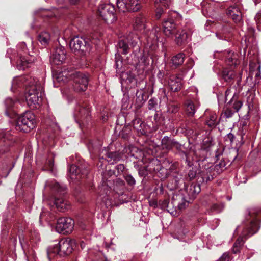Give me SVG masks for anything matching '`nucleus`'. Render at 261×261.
Wrapping results in <instances>:
<instances>
[{
	"label": "nucleus",
	"instance_id": "nucleus-1",
	"mask_svg": "<svg viewBox=\"0 0 261 261\" xmlns=\"http://www.w3.org/2000/svg\"><path fill=\"white\" fill-rule=\"evenodd\" d=\"M21 84L29 88L25 94L28 105L32 108H36V106L41 102L42 95L44 92L42 85L37 79L25 75L14 79L12 81V88L16 89Z\"/></svg>",
	"mask_w": 261,
	"mask_h": 261
},
{
	"label": "nucleus",
	"instance_id": "nucleus-2",
	"mask_svg": "<svg viewBox=\"0 0 261 261\" xmlns=\"http://www.w3.org/2000/svg\"><path fill=\"white\" fill-rule=\"evenodd\" d=\"M69 79L73 81L74 90L76 92L84 91L88 86V77L84 73L76 71L64 70L58 74L57 80L59 82L66 83Z\"/></svg>",
	"mask_w": 261,
	"mask_h": 261
},
{
	"label": "nucleus",
	"instance_id": "nucleus-3",
	"mask_svg": "<svg viewBox=\"0 0 261 261\" xmlns=\"http://www.w3.org/2000/svg\"><path fill=\"white\" fill-rule=\"evenodd\" d=\"M200 191V185L196 183L186 185L183 189L173 195L172 203L175 206L185 208L190 202V200L194 199Z\"/></svg>",
	"mask_w": 261,
	"mask_h": 261
},
{
	"label": "nucleus",
	"instance_id": "nucleus-4",
	"mask_svg": "<svg viewBox=\"0 0 261 261\" xmlns=\"http://www.w3.org/2000/svg\"><path fill=\"white\" fill-rule=\"evenodd\" d=\"M35 116L31 112L25 113L19 117L16 124V129L18 130L28 132L35 127Z\"/></svg>",
	"mask_w": 261,
	"mask_h": 261
},
{
	"label": "nucleus",
	"instance_id": "nucleus-5",
	"mask_svg": "<svg viewBox=\"0 0 261 261\" xmlns=\"http://www.w3.org/2000/svg\"><path fill=\"white\" fill-rule=\"evenodd\" d=\"M98 11L102 19L108 23H112L116 20L115 9L110 4H102L98 7Z\"/></svg>",
	"mask_w": 261,
	"mask_h": 261
},
{
	"label": "nucleus",
	"instance_id": "nucleus-6",
	"mask_svg": "<svg viewBox=\"0 0 261 261\" xmlns=\"http://www.w3.org/2000/svg\"><path fill=\"white\" fill-rule=\"evenodd\" d=\"M117 5L122 12H136L141 8L140 0H117Z\"/></svg>",
	"mask_w": 261,
	"mask_h": 261
},
{
	"label": "nucleus",
	"instance_id": "nucleus-7",
	"mask_svg": "<svg viewBox=\"0 0 261 261\" xmlns=\"http://www.w3.org/2000/svg\"><path fill=\"white\" fill-rule=\"evenodd\" d=\"M71 50L74 52H87L91 50V44L84 38L76 37L73 38L70 43Z\"/></svg>",
	"mask_w": 261,
	"mask_h": 261
},
{
	"label": "nucleus",
	"instance_id": "nucleus-8",
	"mask_svg": "<svg viewBox=\"0 0 261 261\" xmlns=\"http://www.w3.org/2000/svg\"><path fill=\"white\" fill-rule=\"evenodd\" d=\"M90 110L89 108L77 105L74 110V116L79 124L84 125L90 119Z\"/></svg>",
	"mask_w": 261,
	"mask_h": 261
},
{
	"label": "nucleus",
	"instance_id": "nucleus-9",
	"mask_svg": "<svg viewBox=\"0 0 261 261\" xmlns=\"http://www.w3.org/2000/svg\"><path fill=\"white\" fill-rule=\"evenodd\" d=\"M74 222L70 218L63 217L58 220L56 229L60 233H70L74 228Z\"/></svg>",
	"mask_w": 261,
	"mask_h": 261
},
{
	"label": "nucleus",
	"instance_id": "nucleus-10",
	"mask_svg": "<svg viewBox=\"0 0 261 261\" xmlns=\"http://www.w3.org/2000/svg\"><path fill=\"white\" fill-rule=\"evenodd\" d=\"M146 170L149 172H155L158 176L165 178L167 174V170L163 168L160 161L157 159L152 158L146 166Z\"/></svg>",
	"mask_w": 261,
	"mask_h": 261
},
{
	"label": "nucleus",
	"instance_id": "nucleus-11",
	"mask_svg": "<svg viewBox=\"0 0 261 261\" xmlns=\"http://www.w3.org/2000/svg\"><path fill=\"white\" fill-rule=\"evenodd\" d=\"M60 256L69 255L72 253L73 247L75 245L74 240L62 239L58 243Z\"/></svg>",
	"mask_w": 261,
	"mask_h": 261
},
{
	"label": "nucleus",
	"instance_id": "nucleus-12",
	"mask_svg": "<svg viewBox=\"0 0 261 261\" xmlns=\"http://www.w3.org/2000/svg\"><path fill=\"white\" fill-rule=\"evenodd\" d=\"M66 59V51L63 46L57 47L51 57V62L55 65L63 64Z\"/></svg>",
	"mask_w": 261,
	"mask_h": 261
},
{
	"label": "nucleus",
	"instance_id": "nucleus-13",
	"mask_svg": "<svg viewBox=\"0 0 261 261\" xmlns=\"http://www.w3.org/2000/svg\"><path fill=\"white\" fill-rule=\"evenodd\" d=\"M173 197L172 198L171 202H169L168 200H164L160 201L159 204L162 208H166L167 211L173 216H178L180 212V210L185 208H181L179 206H175L172 203Z\"/></svg>",
	"mask_w": 261,
	"mask_h": 261
},
{
	"label": "nucleus",
	"instance_id": "nucleus-14",
	"mask_svg": "<svg viewBox=\"0 0 261 261\" xmlns=\"http://www.w3.org/2000/svg\"><path fill=\"white\" fill-rule=\"evenodd\" d=\"M225 141L228 142L227 145H234L236 147H241L245 144L243 141V136L242 133L234 136L232 133H228L225 137Z\"/></svg>",
	"mask_w": 261,
	"mask_h": 261
},
{
	"label": "nucleus",
	"instance_id": "nucleus-15",
	"mask_svg": "<svg viewBox=\"0 0 261 261\" xmlns=\"http://www.w3.org/2000/svg\"><path fill=\"white\" fill-rule=\"evenodd\" d=\"M164 32L165 34L170 37L173 36L179 30L177 29L176 24L173 19L165 20L163 22Z\"/></svg>",
	"mask_w": 261,
	"mask_h": 261
},
{
	"label": "nucleus",
	"instance_id": "nucleus-16",
	"mask_svg": "<svg viewBox=\"0 0 261 261\" xmlns=\"http://www.w3.org/2000/svg\"><path fill=\"white\" fill-rule=\"evenodd\" d=\"M18 139L14 136H11L8 132L0 130V142H6V145L9 147L11 145H18L16 143Z\"/></svg>",
	"mask_w": 261,
	"mask_h": 261
},
{
	"label": "nucleus",
	"instance_id": "nucleus-17",
	"mask_svg": "<svg viewBox=\"0 0 261 261\" xmlns=\"http://www.w3.org/2000/svg\"><path fill=\"white\" fill-rule=\"evenodd\" d=\"M183 184H185V182L182 175L178 174L170 179L167 186L170 190H174Z\"/></svg>",
	"mask_w": 261,
	"mask_h": 261
},
{
	"label": "nucleus",
	"instance_id": "nucleus-18",
	"mask_svg": "<svg viewBox=\"0 0 261 261\" xmlns=\"http://www.w3.org/2000/svg\"><path fill=\"white\" fill-rule=\"evenodd\" d=\"M173 35L175 36V41L178 46H181L186 43L188 34L185 31L178 30L177 33H175Z\"/></svg>",
	"mask_w": 261,
	"mask_h": 261
},
{
	"label": "nucleus",
	"instance_id": "nucleus-19",
	"mask_svg": "<svg viewBox=\"0 0 261 261\" xmlns=\"http://www.w3.org/2000/svg\"><path fill=\"white\" fill-rule=\"evenodd\" d=\"M168 84L171 90L173 92H178L182 88L181 80L178 77H170Z\"/></svg>",
	"mask_w": 261,
	"mask_h": 261
},
{
	"label": "nucleus",
	"instance_id": "nucleus-20",
	"mask_svg": "<svg viewBox=\"0 0 261 261\" xmlns=\"http://www.w3.org/2000/svg\"><path fill=\"white\" fill-rule=\"evenodd\" d=\"M47 254L48 260L51 261L52 259L57 256H60V251L59 250V247L58 244L49 246L47 249Z\"/></svg>",
	"mask_w": 261,
	"mask_h": 261
},
{
	"label": "nucleus",
	"instance_id": "nucleus-21",
	"mask_svg": "<svg viewBox=\"0 0 261 261\" xmlns=\"http://www.w3.org/2000/svg\"><path fill=\"white\" fill-rule=\"evenodd\" d=\"M227 15L236 22H239L241 19V14L237 7H229L227 10Z\"/></svg>",
	"mask_w": 261,
	"mask_h": 261
},
{
	"label": "nucleus",
	"instance_id": "nucleus-22",
	"mask_svg": "<svg viewBox=\"0 0 261 261\" xmlns=\"http://www.w3.org/2000/svg\"><path fill=\"white\" fill-rule=\"evenodd\" d=\"M145 18L141 15L137 16L134 19V29L136 30L141 31L145 27Z\"/></svg>",
	"mask_w": 261,
	"mask_h": 261
},
{
	"label": "nucleus",
	"instance_id": "nucleus-23",
	"mask_svg": "<svg viewBox=\"0 0 261 261\" xmlns=\"http://www.w3.org/2000/svg\"><path fill=\"white\" fill-rule=\"evenodd\" d=\"M136 96V99L134 106L136 109H139L143 106L145 101V99H144V93L143 90L142 89L137 90Z\"/></svg>",
	"mask_w": 261,
	"mask_h": 261
},
{
	"label": "nucleus",
	"instance_id": "nucleus-24",
	"mask_svg": "<svg viewBox=\"0 0 261 261\" xmlns=\"http://www.w3.org/2000/svg\"><path fill=\"white\" fill-rule=\"evenodd\" d=\"M162 145L164 147H178L179 143L173 137L165 136L162 140Z\"/></svg>",
	"mask_w": 261,
	"mask_h": 261
},
{
	"label": "nucleus",
	"instance_id": "nucleus-25",
	"mask_svg": "<svg viewBox=\"0 0 261 261\" xmlns=\"http://www.w3.org/2000/svg\"><path fill=\"white\" fill-rule=\"evenodd\" d=\"M126 38L128 43H129L133 47L137 46L139 40L138 35L135 32H132L127 34Z\"/></svg>",
	"mask_w": 261,
	"mask_h": 261
},
{
	"label": "nucleus",
	"instance_id": "nucleus-26",
	"mask_svg": "<svg viewBox=\"0 0 261 261\" xmlns=\"http://www.w3.org/2000/svg\"><path fill=\"white\" fill-rule=\"evenodd\" d=\"M55 204L57 209L60 211L64 212L70 208V205L68 202L62 198L56 199Z\"/></svg>",
	"mask_w": 261,
	"mask_h": 261
},
{
	"label": "nucleus",
	"instance_id": "nucleus-27",
	"mask_svg": "<svg viewBox=\"0 0 261 261\" xmlns=\"http://www.w3.org/2000/svg\"><path fill=\"white\" fill-rule=\"evenodd\" d=\"M159 36L160 33L158 31V28L153 29L147 38V41L148 44L150 43L151 45L156 44L159 41Z\"/></svg>",
	"mask_w": 261,
	"mask_h": 261
},
{
	"label": "nucleus",
	"instance_id": "nucleus-28",
	"mask_svg": "<svg viewBox=\"0 0 261 261\" xmlns=\"http://www.w3.org/2000/svg\"><path fill=\"white\" fill-rule=\"evenodd\" d=\"M206 148H199L196 150H190L188 153H186L185 152H183L182 153L185 155L186 158V161L187 163V165L191 167L193 165L192 163L190 162L191 156L192 154H195L197 155V153L204 152L205 151Z\"/></svg>",
	"mask_w": 261,
	"mask_h": 261
},
{
	"label": "nucleus",
	"instance_id": "nucleus-29",
	"mask_svg": "<svg viewBox=\"0 0 261 261\" xmlns=\"http://www.w3.org/2000/svg\"><path fill=\"white\" fill-rule=\"evenodd\" d=\"M185 55L183 53H179L174 56L172 58V63L173 65L177 67L181 65L184 61Z\"/></svg>",
	"mask_w": 261,
	"mask_h": 261
},
{
	"label": "nucleus",
	"instance_id": "nucleus-30",
	"mask_svg": "<svg viewBox=\"0 0 261 261\" xmlns=\"http://www.w3.org/2000/svg\"><path fill=\"white\" fill-rule=\"evenodd\" d=\"M32 62L25 59V57L20 56L17 61V68L19 70H24L25 68L30 67Z\"/></svg>",
	"mask_w": 261,
	"mask_h": 261
},
{
	"label": "nucleus",
	"instance_id": "nucleus-31",
	"mask_svg": "<svg viewBox=\"0 0 261 261\" xmlns=\"http://www.w3.org/2000/svg\"><path fill=\"white\" fill-rule=\"evenodd\" d=\"M53 190L60 193H64L66 189V187L64 185H60L59 183L56 181H51V184H48Z\"/></svg>",
	"mask_w": 261,
	"mask_h": 261
},
{
	"label": "nucleus",
	"instance_id": "nucleus-32",
	"mask_svg": "<svg viewBox=\"0 0 261 261\" xmlns=\"http://www.w3.org/2000/svg\"><path fill=\"white\" fill-rule=\"evenodd\" d=\"M38 39L42 45L45 46L48 44L50 40V35L46 32H41L38 35Z\"/></svg>",
	"mask_w": 261,
	"mask_h": 261
},
{
	"label": "nucleus",
	"instance_id": "nucleus-33",
	"mask_svg": "<svg viewBox=\"0 0 261 261\" xmlns=\"http://www.w3.org/2000/svg\"><path fill=\"white\" fill-rule=\"evenodd\" d=\"M186 112L188 116H193L196 112V107L191 101L188 100L186 102Z\"/></svg>",
	"mask_w": 261,
	"mask_h": 261
},
{
	"label": "nucleus",
	"instance_id": "nucleus-34",
	"mask_svg": "<svg viewBox=\"0 0 261 261\" xmlns=\"http://www.w3.org/2000/svg\"><path fill=\"white\" fill-rule=\"evenodd\" d=\"M227 56L226 57L227 61L230 65H236L238 64L237 58L238 55L233 52L229 51L227 52Z\"/></svg>",
	"mask_w": 261,
	"mask_h": 261
},
{
	"label": "nucleus",
	"instance_id": "nucleus-35",
	"mask_svg": "<svg viewBox=\"0 0 261 261\" xmlns=\"http://www.w3.org/2000/svg\"><path fill=\"white\" fill-rule=\"evenodd\" d=\"M133 125L135 129L138 132H140L141 133H143L144 132L143 127L144 126V124L140 118L134 119L133 121Z\"/></svg>",
	"mask_w": 261,
	"mask_h": 261
},
{
	"label": "nucleus",
	"instance_id": "nucleus-36",
	"mask_svg": "<svg viewBox=\"0 0 261 261\" xmlns=\"http://www.w3.org/2000/svg\"><path fill=\"white\" fill-rule=\"evenodd\" d=\"M217 115L216 113H212L211 114L208 119L206 121V124L210 127H214L217 124Z\"/></svg>",
	"mask_w": 261,
	"mask_h": 261
},
{
	"label": "nucleus",
	"instance_id": "nucleus-37",
	"mask_svg": "<svg viewBox=\"0 0 261 261\" xmlns=\"http://www.w3.org/2000/svg\"><path fill=\"white\" fill-rule=\"evenodd\" d=\"M223 77L226 82H230L234 77V72L232 70H224L222 73Z\"/></svg>",
	"mask_w": 261,
	"mask_h": 261
},
{
	"label": "nucleus",
	"instance_id": "nucleus-38",
	"mask_svg": "<svg viewBox=\"0 0 261 261\" xmlns=\"http://www.w3.org/2000/svg\"><path fill=\"white\" fill-rule=\"evenodd\" d=\"M42 143L44 146H49V147L59 145L58 141L52 137L44 138L42 140Z\"/></svg>",
	"mask_w": 261,
	"mask_h": 261
},
{
	"label": "nucleus",
	"instance_id": "nucleus-39",
	"mask_svg": "<svg viewBox=\"0 0 261 261\" xmlns=\"http://www.w3.org/2000/svg\"><path fill=\"white\" fill-rule=\"evenodd\" d=\"M117 46L122 50V54L126 55L128 53L129 48L128 47L127 43L123 40H121L118 42Z\"/></svg>",
	"mask_w": 261,
	"mask_h": 261
},
{
	"label": "nucleus",
	"instance_id": "nucleus-40",
	"mask_svg": "<svg viewBox=\"0 0 261 261\" xmlns=\"http://www.w3.org/2000/svg\"><path fill=\"white\" fill-rule=\"evenodd\" d=\"M4 103L7 109V110L5 112V113L7 115L9 116L8 110V109H10L13 107L15 104V101L11 98L9 97L6 99Z\"/></svg>",
	"mask_w": 261,
	"mask_h": 261
},
{
	"label": "nucleus",
	"instance_id": "nucleus-41",
	"mask_svg": "<svg viewBox=\"0 0 261 261\" xmlns=\"http://www.w3.org/2000/svg\"><path fill=\"white\" fill-rule=\"evenodd\" d=\"M158 99L155 97L150 99L148 102V108L149 110H155L158 106Z\"/></svg>",
	"mask_w": 261,
	"mask_h": 261
},
{
	"label": "nucleus",
	"instance_id": "nucleus-42",
	"mask_svg": "<svg viewBox=\"0 0 261 261\" xmlns=\"http://www.w3.org/2000/svg\"><path fill=\"white\" fill-rule=\"evenodd\" d=\"M173 0H155V5H161L166 8H169L172 4Z\"/></svg>",
	"mask_w": 261,
	"mask_h": 261
},
{
	"label": "nucleus",
	"instance_id": "nucleus-43",
	"mask_svg": "<svg viewBox=\"0 0 261 261\" xmlns=\"http://www.w3.org/2000/svg\"><path fill=\"white\" fill-rule=\"evenodd\" d=\"M69 171L71 174V178H74V177L73 176H75L79 174V169L76 165H72L69 169Z\"/></svg>",
	"mask_w": 261,
	"mask_h": 261
},
{
	"label": "nucleus",
	"instance_id": "nucleus-44",
	"mask_svg": "<svg viewBox=\"0 0 261 261\" xmlns=\"http://www.w3.org/2000/svg\"><path fill=\"white\" fill-rule=\"evenodd\" d=\"M130 130L129 127H124L119 133V136L124 139H126L128 137V134Z\"/></svg>",
	"mask_w": 261,
	"mask_h": 261
},
{
	"label": "nucleus",
	"instance_id": "nucleus-45",
	"mask_svg": "<svg viewBox=\"0 0 261 261\" xmlns=\"http://www.w3.org/2000/svg\"><path fill=\"white\" fill-rule=\"evenodd\" d=\"M197 167H192L191 169L189 170L188 176L190 180L195 177L197 174Z\"/></svg>",
	"mask_w": 261,
	"mask_h": 261
},
{
	"label": "nucleus",
	"instance_id": "nucleus-46",
	"mask_svg": "<svg viewBox=\"0 0 261 261\" xmlns=\"http://www.w3.org/2000/svg\"><path fill=\"white\" fill-rule=\"evenodd\" d=\"M156 11H155V16L157 19H159L161 17L162 15L164 14V11L162 8L158 7L157 5H156Z\"/></svg>",
	"mask_w": 261,
	"mask_h": 261
},
{
	"label": "nucleus",
	"instance_id": "nucleus-47",
	"mask_svg": "<svg viewBox=\"0 0 261 261\" xmlns=\"http://www.w3.org/2000/svg\"><path fill=\"white\" fill-rule=\"evenodd\" d=\"M125 180L127 184L130 186H134L136 184L135 179L131 175L126 176Z\"/></svg>",
	"mask_w": 261,
	"mask_h": 261
},
{
	"label": "nucleus",
	"instance_id": "nucleus-48",
	"mask_svg": "<svg viewBox=\"0 0 261 261\" xmlns=\"http://www.w3.org/2000/svg\"><path fill=\"white\" fill-rule=\"evenodd\" d=\"M178 111L177 106L172 105L168 107V112L170 113H176Z\"/></svg>",
	"mask_w": 261,
	"mask_h": 261
},
{
	"label": "nucleus",
	"instance_id": "nucleus-49",
	"mask_svg": "<svg viewBox=\"0 0 261 261\" xmlns=\"http://www.w3.org/2000/svg\"><path fill=\"white\" fill-rule=\"evenodd\" d=\"M102 144L100 141H90L89 142V146L91 147H100L102 146Z\"/></svg>",
	"mask_w": 261,
	"mask_h": 261
},
{
	"label": "nucleus",
	"instance_id": "nucleus-50",
	"mask_svg": "<svg viewBox=\"0 0 261 261\" xmlns=\"http://www.w3.org/2000/svg\"><path fill=\"white\" fill-rule=\"evenodd\" d=\"M224 151V148H218L215 150V157L217 159V160H219L220 156L222 154L223 152Z\"/></svg>",
	"mask_w": 261,
	"mask_h": 261
},
{
	"label": "nucleus",
	"instance_id": "nucleus-51",
	"mask_svg": "<svg viewBox=\"0 0 261 261\" xmlns=\"http://www.w3.org/2000/svg\"><path fill=\"white\" fill-rule=\"evenodd\" d=\"M242 106V102L241 101H236L233 105V108L235 110V112H238L239 110Z\"/></svg>",
	"mask_w": 261,
	"mask_h": 261
},
{
	"label": "nucleus",
	"instance_id": "nucleus-52",
	"mask_svg": "<svg viewBox=\"0 0 261 261\" xmlns=\"http://www.w3.org/2000/svg\"><path fill=\"white\" fill-rule=\"evenodd\" d=\"M233 114H234V112L233 111H232L231 110H230L229 109H227L224 113V116L226 118H229L231 117L232 116V115H233Z\"/></svg>",
	"mask_w": 261,
	"mask_h": 261
},
{
	"label": "nucleus",
	"instance_id": "nucleus-53",
	"mask_svg": "<svg viewBox=\"0 0 261 261\" xmlns=\"http://www.w3.org/2000/svg\"><path fill=\"white\" fill-rule=\"evenodd\" d=\"M244 241L243 240V238L241 237H239L235 242L233 246H234L235 247H239L243 244Z\"/></svg>",
	"mask_w": 261,
	"mask_h": 261
},
{
	"label": "nucleus",
	"instance_id": "nucleus-54",
	"mask_svg": "<svg viewBox=\"0 0 261 261\" xmlns=\"http://www.w3.org/2000/svg\"><path fill=\"white\" fill-rule=\"evenodd\" d=\"M18 47L19 48H21L22 51L25 53H28V48L26 46V44L25 42H21L18 45Z\"/></svg>",
	"mask_w": 261,
	"mask_h": 261
},
{
	"label": "nucleus",
	"instance_id": "nucleus-55",
	"mask_svg": "<svg viewBox=\"0 0 261 261\" xmlns=\"http://www.w3.org/2000/svg\"><path fill=\"white\" fill-rule=\"evenodd\" d=\"M256 225V223L253 222L251 223V228H250V229L249 230V233H248L249 236H251L256 232V230H254L253 229L254 227Z\"/></svg>",
	"mask_w": 261,
	"mask_h": 261
},
{
	"label": "nucleus",
	"instance_id": "nucleus-56",
	"mask_svg": "<svg viewBox=\"0 0 261 261\" xmlns=\"http://www.w3.org/2000/svg\"><path fill=\"white\" fill-rule=\"evenodd\" d=\"M212 208L214 211H215L217 213H219L222 211L221 206L217 204H214L212 206Z\"/></svg>",
	"mask_w": 261,
	"mask_h": 261
},
{
	"label": "nucleus",
	"instance_id": "nucleus-57",
	"mask_svg": "<svg viewBox=\"0 0 261 261\" xmlns=\"http://www.w3.org/2000/svg\"><path fill=\"white\" fill-rule=\"evenodd\" d=\"M229 257L228 254L225 253L220 258L219 261H229Z\"/></svg>",
	"mask_w": 261,
	"mask_h": 261
},
{
	"label": "nucleus",
	"instance_id": "nucleus-58",
	"mask_svg": "<svg viewBox=\"0 0 261 261\" xmlns=\"http://www.w3.org/2000/svg\"><path fill=\"white\" fill-rule=\"evenodd\" d=\"M159 94H160L161 95H163V97H166V90L165 89H163V88H162V89H160L159 90Z\"/></svg>",
	"mask_w": 261,
	"mask_h": 261
},
{
	"label": "nucleus",
	"instance_id": "nucleus-59",
	"mask_svg": "<svg viewBox=\"0 0 261 261\" xmlns=\"http://www.w3.org/2000/svg\"><path fill=\"white\" fill-rule=\"evenodd\" d=\"M231 93V89L228 88L225 91V101L227 100V97Z\"/></svg>",
	"mask_w": 261,
	"mask_h": 261
},
{
	"label": "nucleus",
	"instance_id": "nucleus-60",
	"mask_svg": "<svg viewBox=\"0 0 261 261\" xmlns=\"http://www.w3.org/2000/svg\"><path fill=\"white\" fill-rule=\"evenodd\" d=\"M240 248L239 247H235L234 246H233V248H232V251L234 253H237L239 252L240 251Z\"/></svg>",
	"mask_w": 261,
	"mask_h": 261
},
{
	"label": "nucleus",
	"instance_id": "nucleus-61",
	"mask_svg": "<svg viewBox=\"0 0 261 261\" xmlns=\"http://www.w3.org/2000/svg\"><path fill=\"white\" fill-rule=\"evenodd\" d=\"M128 80L130 83L134 82L136 83V80L135 79L133 76H130L128 77L126 80V81Z\"/></svg>",
	"mask_w": 261,
	"mask_h": 261
},
{
	"label": "nucleus",
	"instance_id": "nucleus-62",
	"mask_svg": "<svg viewBox=\"0 0 261 261\" xmlns=\"http://www.w3.org/2000/svg\"><path fill=\"white\" fill-rule=\"evenodd\" d=\"M117 168L118 170H123L124 169V166L122 164H119L117 166Z\"/></svg>",
	"mask_w": 261,
	"mask_h": 261
},
{
	"label": "nucleus",
	"instance_id": "nucleus-63",
	"mask_svg": "<svg viewBox=\"0 0 261 261\" xmlns=\"http://www.w3.org/2000/svg\"><path fill=\"white\" fill-rule=\"evenodd\" d=\"M80 246L82 249H83L85 247V244L83 241L80 242Z\"/></svg>",
	"mask_w": 261,
	"mask_h": 261
},
{
	"label": "nucleus",
	"instance_id": "nucleus-64",
	"mask_svg": "<svg viewBox=\"0 0 261 261\" xmlns=\"http://www.w3.org/2000/svg\"><path fill=\"white\" fill-rule=\"evenodd\" d=\"M255 76L258 77V79H260V72L259 70L256 73Z\"/></svg>",
	"mask_w": 261,
	"mask_h": 261
}]
</instances>
